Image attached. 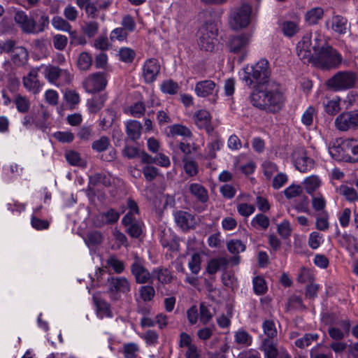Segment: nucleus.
<instances>
[{"label": "nucleus", "mask_w": 358, "mask_h": 358, "mask_svg": "<svg viewBox=\"0 0 358 358\" xmlns=\"http://www.w3.org/2000/svg\"><path fill=\"white\" fill-rule=\"evenodd\" d=\"M312 34H306L296 45V54L303 63H311L322 69L336 67L342 61L341 55L327 44L320 34L315 36L313 44Z\"/></svg>", "instance_id": "f257e3e1"}, {"label": "nucleus", "mask_w": 358, "mask_h": 358, "mask_svg": "<svg viewBox=\"0 0 358 358\" xmlns=\"http://www.w3.org/2000/svg\"><path fill=\"white\" fill-rule=\"evenodd\" d=\"M250 101L252 106L259 109L275 113L284 106L285 96L280 86L273 82L268 83L261 88L253 90L250 95Z\"/></svg>", "instance_id": "f03ea898"}, {"label": "nucleus", "mask_w": 358, "mask_h": 358, "mask_svg": "<svg viewBox=\"0 0 358 358\" xmlns=\"http://www.w3.org/2000/svg\"><path fill=\"white\" fill-rule=\"evenodd\" d=\"M239 76L246 85L254 90L261 88L268 83H273L268 80V62L266 59H260L253 65H247L239 73Z\"/></svg>", "instance_id": "7ed1b4c3"}, {"label": "nucleus", "mask_w": 358, "mask_h": 358, "mask_svg": "<svg viewBox=\"0 0 358 358\" xmlns=\"http://www.w3.org/2000/svg\"><path fill=\"white\" fill-rule=\"evenodd\" d=\"M14 20L21 30L26 34H36L43 32L49 24V18L44 14L37 21L35 13L28 16L22 10L15 13Z\"/></svg>", "instance_id": "20e7f679"}, {"label": "nucleus", "mask_w": 358, "mask_h": 358, "mask_svg": "<svg viewBox=\"0 0 358 358\" xmlns=\"http://www.w3.org/2000/svg\"><path fill=\"white\" fill-rule=\"evenodd\" d=\"M329 152L336 160L355 162L358 161V143L354 139H348L341 146L330 148Z\"/></svg>", "instance_id": "39448f33"}, {"label": "nucleus", "mask_w": 358, "mask_h": 358, "mask_svg": "<svg viewBox=\"0 0 358 358\" xmlns=\"http://www.w3.org/2000/svg\"><path fill=\"white\" fill-rule=\"evenodd\" d=\"M358 75L352 71H339L327 81V87L334 91H343L354 87Z\"/></svg>", "instance_id": "423d86ee"}, {"label": "nucleus", "mask_w": 358, "mask_h": 358, "mask_svg": "<svg viewBox=\"0 0 358 358\" xmlns=\"http://www.w3.org/2000/svg\"><path fill=\"white\" fill-rule=\"evenodd\" d=\"M108 293L111 300L117 301L120 294L128 295L131 292V284L125 277L111 276L108 278Z\"/></svg>", "instance_id": "0eeeda50"}, {"label": "nucleus", "mask_w": 358, "mask_h": 358, "mask_svg": "<svg viewBox=\"0 0 358 358\" xmlns=\"http://www.w3.org/2000/svg\"><path fill=\"white\" fill-rule=\"evenodd\" d=\"M217 30L213 24L203 25L199 31L198 45L200 50L213 52L217 44Z\"/></svg>", "instance_id": "6e6552de"}, {"label": "nucleus", "mask_w": 358, "mask_h": 358, "mask_svg": "<svg viewBox=\"0 0 358 358\" xmlns=\"http://www.w3.org/2000/svg\"><path fill=\"white\" fill-rule=\"evenodd\" d=\"M251 14V6L246 2H243L231 14L230 24L231 27L238 29L247 27L250 22Z\"/></svg>", "instance_id": "1a4fd4ad"}, {"label": "nucleus", "mask_w": 358, "mask_h": 358, "mask_svg": "<svg viewBox=\"0 0 358 358\" xmlns=\"http://www.w3.org/2000/svg\"><path fill=\"white\" fill-rule=\"evenodd\" d=\"M220 88L218 85L211 80H204L196 83L194 87L195 94L201 98L209 97L211 103H216L218 99Z\"/></svg>", "instance_id": "9d476101"}, {"label": "nucleus", "mask_w": 358, "mask_h": 358, "mask_svg": "<svg viewBox=\"0 0 358 358\" xmlns=\"http://www.w3.org/2000/svg\"><path fill=\"white\" fill-rule=\"evenodd\" d=\"M292 162L295 168L301 173H306L313 169L315 161L308 157L303 148H297L292 154Z\"/></svg>", "instance_id": "9b49d317"}, {"label": "nucleus", "mask_w": 358, "mask_h": 358, "mask_svg": "<svg viewBox=\"0 0 358 358\" xmlns=\"http://www.w3.org/2000/svg\"><path fill=\"white\" fill-rule=\"evenodd\" d=\"M250 41V36L248 34H241L231 38L229 43V50L234 54H239V62H242L248 53V47Z\"/></svg>", "instance_id": "f8f14e48"}, {"label": "nucleus", "mask_w": 358, "mask_h": 358, "mask_svg": "<svg viewBox=\"0 0 358 358\" xmlns=\"http://www.w3.org/2000/svg\"><path fill=\"white\" fill-rule=\"evenodd\" d=\"M335 125L341 131L358 129V110L341 113L335 120Z\"/></svg>", "instance_id": "ddd939ff"}, {"label": "nucleus", "mask_w": 358, "mask_h": 358, "mask_svg": "<svg viewBox=\"0 0 358 358\" xmlns=\"http://www.w3.org/2000/svg\"><path fill=\"white\" fill-rule=\"evenodd\" d=\"M131 272L136 283L145 284L152 279V273L144 266L143 259L137 255H134V262L131 265Z\"/></svg>", "instance_id": "4468645a"}, {"label": "nucleus", "mask_w": 358, "mask_h": 358, "mask_svg": "<svg viewBox=\"0 0 358 358\" xmlns=\"http://www.w3.org/2000/svg\"><path fill=\"white\" fill-rule=\"evenodd\" d=\"M106 78L103 74L99 73L88 76L83 83V86L88 93L100 92L106 87Z\"/></svg>", "instance_id": "2eb2a0df"}, {"label": "nucleus", "mask_w": 358, "mask_h": 358, "mask_svg": "<svg viewBox=\"0 0 358 358\" xmlns=\"http://www.w3.org/2000/svg\"><path fill=\"white\" fill-rule=\"evenodd\" d=\"M160 64L156 59H147L143 66L142 75L144 81L147 83L154 82L159 73Z\"/></svg>", "instance_id": "dca6fc26"}, {"label": "nucleus", "mask_w": 358, "mask_h": 358, "mask_svg": "<svg viewBox=\"0 0 358 358\" xmlns=\"http://www.w3.org/2000/svg\"><path fill=\"white\" fill-rule=\"evenodd\" d=\"M38 67L30 70L23 78V85L30 92L38 94L42 89L43 84L38 79Z\"/></svg>", "instance_id": "f3484780"}, {"label": "nucleus", "mask_w": 358, "mask_h": 358, "mask_svg": "<svg viewBox=\"0 0 358 358\" xmlns=\"http://www.w3.org/2000/svg\"><path fill=\"white\" fill-rule=\"evenodd\" d=\"M325 27L338 34H344L348 29V20L341 15H335L325 22Z\"/></svg>", "instance_id": "a211bd4d"}, {"label": "nucleus", "mask_w": 358, "mask_h": 358, "mask_svg": "<svg viewBox=\"0 0 358 358\" xmlns=\"http://www.w3.org/2000/svg\"><path fill=\"white\" fill-rule=\"evenodd\" d=\"M38 69L51 83H55L57 79L63 75L66 77L67 82L71 80L70 74L66 71H62L58 67L50 65H41L38 67Z\"/></svg>", "instance_id": "6ab92c4d"}, {"label": "nucleus", "mask_w": 358, "mask_h": 358, "mask_svg": "<svg viewBox=\"0 0 358 358\" xmlns=\"http://www.w3.org/2000/svg\"><path fill=\"white\" fill-rule=\"evenodd\" d=\"M193 120L195 124L199 129L210 131L211 124V115L208 110L200 109L196 110L193 115Z\"/></svg>", "instance_id": "aec40b11"}, {"label": "nucleus", "mask_w": 358, "mask_h": 358, "mask_svg": "<svg viewBox=\"0 0 358 358\" xmlns=\"http://www.w3.org/2000/svg\"><path fill=\"white\" fill-rule=\"evenodd\" d=\"M277 341L264 338L262 341L260 350L264 352V358H277L280 350L277 348Z\"/></svg>", "instance_id": "412c9836"}, {"label": "nucleus", "mask_w": 358, "mask_h": 358, "mask_svg": "<svg viewBox=\"0 0 358 358\" xmlns=\"http://www.w3.org/2000/svg\"><path fill=\"white\" fill-rule=\"evenodd\" d=\"M229 261L226 257H217L211 259L207 265L206 272L209 275H214L219 270H225L227 268Z\"/></svg>", "instance_id": "4be33fe9"}, {"label": "nucleus", "mask_w": 358, "mask_h": 358, "mask_svg": "<svg viewBox=\"0 0 358 358\" xmlns=\"http://www.w3.org/2000/svg\"><path fill=\"white\" fill-rule=\"evenodd\" d=\"M280 31L286 37L291 38L299 31L298 21L284 20L279 25Z\"/></svg>", "instance_id": "5701e85b"}, {"label": "nucleus", "mask_w": 358, "mask_h": 358, "mask_svg": "<svg viewBox=\"0 0 358 358\" xmlns=\"http://www.w3.org/2000/svg\"><path fill=\"white\" fill-rule=\"evenodd\" d=\"M324 10L319 6L313 7L308 10L304 15L305 22L309 25H314L323 17Z\"/></svg>", "instance_id": "b1692460"}, {"label": "nucleus", "mask_w": 358, "mask_h": 358, "mask_svg": "<svg viewBox=\"0 0 358 358\" xmlns=\"http://www.w3.org/2000/svg\"><path fill=\"white\" fill-rule=\"evenodd\" d=\"M152 278H156L159 283L165 285L172 281L173 276L171 271L162 267H157L152 270Z\"/></svg>", "instance_id": "393cba45"}, {"label": "nucleus", "mask_w": 358, "mask_h": 358, "mask_svg": "<svg viewBox=\"0 0 358 358\" xmlns=\"http://www.w3.org/2000/svg\"><path fill=\"white\" fill-rule=\"evenodd\" d=\"M126 132L129 138L134 141L141 136L142 125L137 120H128L125 122Z\"/></svg>", "instance_id": "a878e982"}, {"label": "nucleus", "mask_w": 358, "mask_h": 358, "mask_svg": "<svg viewBox=\"0 0 358 358\" xmlns=\"http://www.w3.org/2000/svg\"><path fill=\"white\" fill-rule=\"evenodd\" d=\"M127 206L129 211L123 217L122 224H136L137 222L136 216L138 213V205L134 200L129 199L127 201Z\"/></svg>", "instance_id": "bb28decb"}, {"label": "nucleus", "mask_w": 358, "mask_h": 358, "mask_svg": "<svg viewBox=\"0 0 358 358\" xmlns=\"http://www.w3.org/2000/svg\"><path fill=\"white\" fill-rule=\"evenodd\" d=\"M224 141L219 138H212L205 149L206 157L208 159H213L216 157V152L220 150L223 147Z\"/></svg>", "instance_id": "cd10ccee"}, {"label": "nucleus", "mask_w": 358, "mask_h": 358, "mask_svg": "<svg viewBox=\"0 0 358 358\" xmlns=\"http://www.w3.org/2000/svg\"><path fill=\"white\" fill-rule=\"evenodd\" d=\"M189 190L190 193L195 196L199 201L205 203L208 199L207 190L203 185L199 183H192L189 185Z\"/></svg>", "instance_id": "c85d7f7f"}, {"label": "nucleus", "mask_w": 358, "mask_h": 358, "mask_svg": "<svg viewBox=\"0 0 358 358\" xmlns=\"http://www.w3.org/2000/svg\"><path fill=\"white\" fill-rule=\"evenodd\" d=\"M321 184L320 178L314 175L306 178L303 182L304 188L309 194H313L321 186Z\"/></svg>", "instance_id": "c756f323"}, {"label": "nucleus", "mask_w": 358, "mask_h": 358, "mask_svg": "<svg viewBox=\"0 0 358 358\" xmlns=\"http://www.w3.org/2000/svg\"><path fill=\"white\" fill-rule=\"evenodd\" d=\"M12 60L16 65H23L28 59V52L27 50L22 47H15L11 53Z\"/></svg>", "instance_id": "7c9ffc66"}, {"label": "nucleus", "mask_w": 358, "mask_h": 358, "mask_svg": "<svg viewBox=\"0 0 358 358\" xmlns=\"http://www.w3.org/2000/svg\"><path fill=\"white\" fill-rule=\"evenodd\" d=\"M214 312L212 311L211 306L207 305L206 303H201L199 306V319L200 322L206 325L212 320Z\"/></svg>", "instance_id": "2f4dec72"}, {"label": "nucleus", "mask_w": 358, "mask_h": 358, "mask_svg": "<svg viewBox=\"0 0 358 358\" xmlns=\"http://www.w3.org/2000/svg\"><path fill=\"white\" fill-rule=\"evenodd\" d=\"M319 335L317 334L307 333L302 337L296 339L294 344L297 348L303 349L310 345L313 342L317 341Z\"/></svg>", "instance_id": "473e14b6"}, {"label": "nucleus", "mask_w": 358, "mask_h": 358, "mask_svg": "<svg viewBox=\"0 0 358 358\" xmlns=\"http://www.w3.org/2000/svg\"><path fill=\"white\" fill-rule=\"evenodd\" d=\"M106 98L103 96H94L87 101V106L90 113H96L103 106Z\"/></svg>", "instance_id": "72a5a7b5"}, {"label": "nucleus", "mask_w": 358, "mask_h": 358, "mask_svg": "<svg viewBox=\"0 0 358 358\" xmlns=\"http://www.w3.org/2000/svg\"><path fill=\"white\" fill-rule=\"evenodd\" d=\"M169 136L172 137L180 136L184 137H188L191 135L190 130L182 124H173L168 127Z\"/></svg>", "instance_id": "f704fd0d"}, {"label": "nucleus", "mask_w": 358, "mask_h": 358, "mask_svg": "<svg viewBox=\"0 0 358 358\" xmlns=\"http://www.w3.org/2000/svg\"><path fill=\"white\" fill-rule=\"evenodd\" d=\"M67 162L72 166L85 167L86 162L81 158L80 155L76 151H68L65 154Z\"/></svg>", "instance_id": "c9c22d12"}, {"label": "nucleus", "mask_w": 358, "mask_h": 358, "mask_svg": "<svg viewBox=\"0 0 358 358\" xmlns=\"http://www.w3.org/2000/svg\"><path fill=\"white\" fill-rule=\"evenodd\" d=\"M236 343L248 347L252 344V337L245 330L240 329L234 334Z\"/></svg>", "instance_id": "e433bc0d"}, {"label": "nucleus", "mask_w": 358, "mask_h": 358, "mask_svg": "<svg viewBox=\"0 0 358 358\" xmlns=\"http://www.w3.org/2000/svg\"><path fill=\"white\" fill-rule=\"evenodd\" d=\"M52 25L57 30L71 34V25L60 16H55L52 17Z\"/></svg>", "instance_id": "4c0bfd02"}, {"label": "nucleus", "mask_w": 358, "mask_h": 358, "mask_svg": "<svg viewBox=\"0 0 358 358\" xmlns=\"http://www.w3.org/2000/svg\"><path fill=\"white\" fill-rule=\"evenodd\" d=\"M145 108L143 102H136L127 108L124 109L126 114L135 117H141L145 113Z\"/></svg>", "instance_id": "58836bf2"}, {"label": "nucleus", "mask_w": 358, "mask_h": 358, "mask_svg": "<svg viewBox=\"0 0 358 358\" xmlns=\"http://www.w3.org/2000/svg\"><path fill=\"white\" fill-rule=\"evenodd\" d=\"M264 333L267 336L266 338L273 339L277 336L278 331L275 324L273 320H266L262 324Z\"/></svg>", "instance_id": "ea45409f"}, {"label": "nucleus", "mask_w": 358, "mask_h": 358, "mask_svg": "<svg viewBox=\"0 0 358 358\" xmlns=\"http://www.w3.org/2000/svg\"><path fill=\"white\" fill-rule=\"evenodd\" d=\"M106 264L109 267H111L117 274L122 273L125 268L124 262L114 255L108 257L106 260Z\"/></svg>", "instance_id": "a19ab883"}, {"label": "nucleus", "mask_w": 358, "mask_h": 358, "mask_svg": "<svg viewBox=\"0 0 358 358\" xmlns=\"http://www.w3.org/2000/svg\"><path fill=\"white\" fill-rule=\"evenodd\" d=\"M153 203L156 208L162 210L168 206H171L173 203V198L169 195L160 194L157 196Z\"/></svg>", "instance_id": "79ce46f5"}, {"label": "nucleus", "mask_w": 358, "mask_h": 358, "mask_svg": "<svg viewBox=\"0 0 358 358\" xmlns=\"http://www.w3.org/2000/svg\"><path fill=\"white\" fill-rule=\"evenodd\" d=\"M160 89L163 93L175 94L178 92L179 86L177 83L172 80H166L160 85Z\"/></svg>", "instance_id": "37998d69"}, {"label": "nucleus", "mask_w": 358, "mask_h": 358, "mask_svg": "<svg viewBox=\"0 0 358 358\" xmlns=\"http://www.w3.org/2000/svg\"><path fill=\"white\" fill-rule=\"evenodd\" d=\"M183 168L186 174L189 176H194L198 173V164L197 163L187 157H185L182 159Z\"/></svg>", "instance_id": "c03bdc74"}, {"label": "nucleus", "mask_w": 358, "mask_h": 358, "mask_svg": "<svg viewBox=\"0 0 358 358\" xmlns=\"http://www.w3.org/2000/svg\"><path fill=\"white\" fill-rule=\"evenodd\" d=\"M110 145V143L109 138L106 136H101L92 143V148L96 152H101L106 150Z\"/></svg>", "instance_id": "a18cd8bd"}, {"label": "nucleus", "mask_w": 358, "mask_h": 358, "mask_svg": "<svg viewBox=\"0 0 358 358\" xmlns=\"http://www.w3.org/2000/svg\"><path fill=\"white\" fill-rule=\"evenodd\" d=\"M340 101L341 99L338 96L329 100L324 105L325 111L329 115H335L341 110Z\"/></svg>", "instance_id": "49530a36"}, {"label": "nucleus", "mask_w": 358, "mask_h": 358, "mask_svg": "<svg viewBox=\"0 0 358 358\" xmlns=\"http://www.w3.org/2000/svg\"><path fill=\"white\" fill-rule=\"evenodd\" d=\"M253 289L256 294L262 295L266 293L267 287L265 280L261 276H257L253 278Z\"/></svg>", "instance_id": "de8ad7c7"}, {"label": "nucleus", "mask_w": 358, "mask_h": 358, "mask_svg": "<svg viewBox=\"0 0 358 358\" xmlns=\"http://www.w3.org/2000/svg\"><path fill=\"white\" fill-rule=\"evenodd\" d=\"M262 168L264 176L268 180H271L273 174L278 171L277 165L269 160L264 161L262 164Z\"/></svg>", "instance_id": "09e8293b"}, {"label": "nucleus", "mask_w": 358, "mask_h": 358, "mask_svg": "<svg viewBox=\"0 0 358 358\" xmlns=\"http://www.w3.org/2000/svg\"><path fill=\"white\" fill-rule=\"evenodd\" d=\"M64 97L66 103L70 106L71 108H73L75 106L78 104L80 101L78 93L71 90H66L64 94Z\"/></svg>", "instance_id": "8fccbe9b"}, {"label": "nucleus", "mask_w": 358, "mask_h": 358, "mask_svg": "<svg viewBox=\"0 0 358 358\" xmlns=\"http://www.w3.org/2000/svg\"><path fill=\"white\" fill-rule=\"evenodd\" d=\"M14 103L20 113H26L29 109L30 102L25 96L17 95L14 100Z\"/></svg>", "instance_id": "3c124183"}, {"label": "nucleus", "mask_w": 358, "mask_h": 358, "mask_svg": "<svg viewBox=\"0 0 358 358\" xmlns=\"http://www.w3.org/2000/svg\"><path fill=\"white\" fill-rule=\"evenodd\" d=\"M140 296L143 301H150L155 295V291L151 285H144L139 289Z\"/></svg>", "instance_id": "603ef678"}, {"label": "nucleus", "mask_w": 358, "mask_h": 358, "mask_svg": "<svg viewBox=\"0 0 358 358\" xmlns=\"http://www.w3.org/2000/svg\"><path fill=\"white\" fill-rule=\"evenodd\" d=\"M201 258L199 253H194L188 262V266L194 274H197L201 270Z\"/></svg>", "instance_id": "864d4df0"}, {"label": "nucleus", "mask_w": 358, "mask_h": 358, "mask_svg": "<svg viewBox=\"0 0 358 358\" xmlns=\"http://www.w3.org/2000/svg\"><path fill=\"white\" fill-rule=\"evenodd\" d=\"M139 351L138 346L136 343H127L123 346V355L124 358H136Z\"/></svg>", "instance_id": "5fc2aeb1"}, {"label": "nucleus", "mask_w": 358, "mask_h": 358, "mask_svg": "<svg viewBox=\"0 0 358 358\" xmlns=\"http://www.w3.org/2000/svg\"><path fill=\"white\" fill-rule=\"evenodd\" d=\"M120 59L125 63H131L134 60L136 53L129 48H122L119 51Z\"/></svg>", "instance_id": "6e6d98bb"}, {"label": "nucleus", "mask_w": 358, "mask_h": 358, "mask_svg": "<svg viewBox=\"0 0 358 358\" xmlns=\"http://www.w3.org/2000/svg\"><path fill=\"white\" fill-rule=\"evenodd\" d=\"M316 114L315 108L310 106H308L306 110L303 112L301 116V122L306 126H310L312 124L313 121V117Z\"/></svg>", "instance_id": "4d7b16f0"}, {"label": "nucleus", "mask_w": 358, "mask_h": 358, "mask_svg": "<svg viewBox=\"0 0 358 358\" xmlns=\"http://www.w3.org/2000/svg\"><path fill=\"white\" fill-rule=\"evenodd\" d=\"M92 64V57L87 52H83L80 55L78 59V66L80 70L86 71L89 69Z\"/></svg>", "instance_id": "13d9d810"}, {"label": "nucleus", "mask_w": 358, "mask_h": 358, "mask_svg": "<svg viewBox=\"0 0 358 358\" xmlns=\"http://www.w3.org/2000/svg\"><path fill=\"white\" fill-rule=\"evenodd\" d=\"M83 33L88 37L94 36L99 30V24L94 21L87 22L82 28Z\"/></svg>", "instance_id": "bf43d9fd"}, {"label": "nucleus", "mask_w": 358, "mask_h": 358, "mask_svg": "<svg viewBox=\"0 0 358 358\" xmlns=\"http://www.w3.org/2000/svg\"><path fill=\"white\" fill-rule=\"evenodd\" d=\"M314 279V275L313 272L306 268L302 267L297 276V280L301 283L310 282Z\"/></svg>", "instance_id": "052dcab7"}, {"label": "nucleus", "mask_w": 358, "mask_h": 358, "mask_svg": "<svg viewBox=\"0 0 358 358\" xmlns=\"http://www.w3.org/2000/svg\"><path fill=\"white\" fill-rule=\"evenodd\" d=\"M176 224H188L193 220V216L189 213L183 210H178L174 213Z\"/></svg>", "instance_id": "680f3d73"}, {"label": "nucleus", "mask_w": 358, "mask_h": 358, "mask_svg": "<svg viewBox=\"0 0 358 358\" xmlns=\"http://www.w3.org/2000/svg\"><path fill=\"white\" fill-rule=\"evenodd\" d=\"M312 205L317 211H322L326 206V200L323 195L317 194L312 196Z\"/></svg>", "instance_id": "e2e57ef3"}, {"label": "nucleus", "mask_w": 358, "mask_h": 358, "mask_svg": "<svg viewBox=\"0 0 358 358\" xmlns=\"http://www.w3.org/2000/svg\"><path fill=\"white\" fill-rule=\"evenodd\" d=\"M227 249L232 254H238L245 250V245L241 241H231L227 243Z\"/></svg>", "instance_id": "0e129e2a"}, {"label": "nucleus", "mask_w": 358, "mask_h": 358, "mask_svg": "<svg viewBox=\"0 0 358 358\" xmlns=\"http://www.w3.org/2000/svg\"><path fill=\"white\" fill-rule=\"evenodd\" d=\"M7 209L14 215H19L25 210L26 205L17 201H12L6 204Z\"/></svg>", "instance_id": "69168bd1"}, {"label": "nucleus", "mask_w": 358, "mask_h": 358, "mask_svg": "<svg viewBox=\"0 0 358 358\" xmlns=\"http://www.w3.org/2000/svg\"><path fill=\"white\" fill-rule=\"evenodd\" d=\"M52 42L54 47L58 50H63L68 43V38L62 34H56L53 36Z\"/></svg>", "instance_id": "338daca9"}, {"label": "nucleus", "mask_w": 358, "mask_h": 358, "mask_svg": "<svg viewBox=\"0 0 358 358\" xmlns=\"http://www.w3.org/2000/svg\"><path fill=\"white\" fill-rule=\"evenodd\" d=\"M101 219L109 223H115L118 221L120 213L114 209H109L106 213L100 214Z\"/></svg>", "instance_id": "774afa93"}]
</instances>
